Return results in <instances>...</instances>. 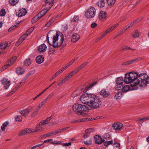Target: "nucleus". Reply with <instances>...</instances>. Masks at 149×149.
I'll return each instance as SVG.
<instances>
[{
	"label": "nucleus",
	"instance_id": "obj_1",
	"mask_svg": "<svg viewBox=\"0 0 149 149\" xmlns=\"http://www.w3.org/2000/svg\"><path fill=\"white\" fill-rule=\"evenodd\" d=\"M138 77V74L135 72L127 73L125 74L124 81L126 84H130L131 90H137L138 88L137 85L139 83Z\"/></svg>",
	"mask_w": 149,
	"mask_h": 149
},
{
	"label": "nucleus",
	"instance_id": "obj_2",
	"mask_svg": "<svg viewBox=\"0 0 149 149\" xmlns=\"http://www.w3.org/2000/svg\"><path fill=\"white\" fill-rule=\"evenodd\" d=\"M54 32L53 31H49L47 34V38L48 43L49 45L53 46L54 48L58 47L62 45L64 40L63 36L62 33H59L60 36L59 37V35L57 33H56V35L53 36V41L52 43H50L49 41V37H52Z\"/></svg>",
	"mask_w": 149,
	"mask_h": 149
},
{
	"label": "nucleus",
	"instance_id": "obj_3",
	"mask_svg": "<svg viewBox=\"0 0 149 149\" xmlns=\"http://www.w3.org/2000/svg\"><path fill=\"white\" fill-rule=\"evenodd\" d=\"M102 103L100 99L95 95L92 94L88 106L93 109H97L100 107Z\"/></svg>",
	"mask_w": 149,
	"mask_h": 149
},
{
	"label": "nucleus",
	"instance_id": "obj_4",
	"mask_svg": "<svg viewBox=\"0 0 149 149\" xmlns=\"http://www.w3.org/2000/svg\"><path fill=\"white\" fill-rule=\"evenodd\" d=\"M73 110L77 114L84 116L86 112L88 110V108L84 105L77 104L72 106Z\"/></svg>",
	"mask_w": 149,
	"mask_h": 149
},
{
	"label": "nucleus",
	"instance_id": "obj_5",
	"mask_svg": "<svg viewBox=\"0 0 149 149\" xmlns=\"http://www.w3.org/2000/svg\"><path fill=\"white\" fill-rule=\"evenodd\" d=\"M92 94V93H86L82 95L80 98L81 101L82 103L88 105V104L90 101Z\"/></svg>",
	"mask_w": 149,
	"mask_h": 149
},
{
	"label": "nucleus",
	"instance_id": "obj_6",
	"mask_svg": "<svg viewBox=\"0 0 149 149\" xmlns=\"http://www.w3.org/2000/svg\"><path fill=\"white\" fill-rule=\"evenodd\" d=\"M147 76L146 74L144 73H141L139 75H138V77L141 80L140 81L139 80V83L138 84L140 86L143 87V86L145 85L144 84L145 82L147 77Z\"/></svg>",
	"mask_w": 149,
	"mask_h": 149
},
{
	"label": "nucleus",
	"instance_id": "obj_7",
	"mask_svg": "<svg viewBox=\"0 0 149 149\" xmlns=\"http://www.w3.org/2000/svg\"><path fill=\"white\" fill-rule=\"evenodd\" d=\"M95 10L94 8L91 7L89 8L85 13V15L88 18L93 17L95 15Z\"/></svg>",
	"mask_w": 149,
	"mask_h": 149
},
{
	"label": "nucleus",
	"instance_id": "obj_8",
	"mask_svg": "<svg viewBox=\"0 0 149 149\" xmlns=\"http://www.w3.org/2000/svg\"><path fill=\"white\" fill-rule=\"evenodd\" d=\"M33 107L31 106H29L26 109L20 110L19 113L23 116L26 117L33 109Z\"/></svg>",
	"mask_w": 149,
	"mask_h": 149
},
{
	"label": "nucleus",
	"instance_id": "obj_9",
	"mask_svg": "<svg viewBox=\"0 0 149 149\" xmlns=\"http://www.w3.org/2000/svg\"><path fill=\"white\" fill-rule=\"evenodd\" d=\"M28 36V35L26 34H24L22 35L20 38L18 40L17 42L16 43L15 45L17 46H19L21 44L23 41H24Z\"/></svg>",
	"mask_w": 149,
	"mask_h": 149
},
{
	"label": "nucleus",
	"instance_id": "obj_10",
	"mask_svg": "<svg viewBox=\"0 0 149 149\" xmlns=\"http://www.w3.org/2000/svg\"><path fill=\"white\" fill-rule=\"evenodd\" d=\"M2 84L5 86H4L5 89H7L10 85V81H8V79L6 78H3L1 80Z\"/></svg>",
	"mask_w": 149,
	"mask_h": 149
},
{
	"label": "nucleus",
	"instance_id": "obj_11",
	"mask_svg": "<svg viewBox=\"0 0 149 149\" xmlns=\"http://www.w3.org/2000/svg\"><path fill=\"white\" fill-rule=\"evenodd\" d=\"M143 58L141 57H139L138 58H136V59H133L132 60H130L128 61L123 63L122 65H128L129 64H131L134 62H138V61H140Z\"/></svg>",
	"mask_w": 149,
	"mask_h": 149
},
{
	"label": "nucleus",
	"instance_id": "obj_12",
	"mask_svg": "<svg viewBox=\"0 0 149 149\" xmlns=\"http://www.w3.org/2000/svg\"><path fill=\"white\" fill-rule=\"evenodd\" d=\"M94 138L95 139V143L98 144H101L104 141V139H102L100 136L98 135L95 136Z\"/></svg>",
	"mask_w": 149,
	"mask_h": 149
},
{
	"label": "nucleus",
	"instance_id": "obj_13",
	"mask_svg": "<svg viewBox=\"0 0 149 149\" xmlns=\"http://www.w3.org/2000/svg\"><path fill=\"white\" fill-rule=\"evenodd\" d=\"M73 76L72 74L70 72L68 75L65 78L61 80L58 84L59 86H61L63 84L65 83L66 81L68 80L70 78Z\"/></svg>",
	"mask_w": 149,
	"mask_h": 149
},
{
	"label": "nucleus",
	"instance_id": "obj_14",
	"mask_svg": "<svg viewBox=\"0 0 149 149\" xmlns=\"http://www.w3.org/2000/svg\"><path fill=\"white\" fill-rule=\"evenodd\" d=\"M112 127L116 130H120L123 126V124L121 123H115L113 124Z\"/></svg>",
	"mask_w": 149,
	"mask_h": 149
},
{
	"label": "nucleus",
	"instance_id": "obj_15",
	"mask_svg": "<svg viewBox=\"0 0 149 149\" xmlns=\"http://www.w3.org/2000/svg\"><path fill=\"white\" fill-rule=\"evenodd\" d=\"M87 64L88 63L87 62L84 63L83 64L81 65L79 67L74 71H72L71 72V73L73 75L76 73H77L80 70L84 68L87 65Z\"/></svg>",
	"mask_w": 149,
	"mask_h": 149
},
{
	"label": "nucleus",
	"instance_id": "obj_16",
	"mask_svg": "<svg viewBox=\"0 0 149 149\" xmlns=\"http://www.w3.org/2000/svg\"><path fill=\"white\" fill-rule=\"evenodd\" d=\"M107 13L104 11H101L99 13L98 17L100 19L103 20L106 18Z\"/></svg>",
	"mask_w": 149,
	"mask_h": 149
},
{
	"label": "nucleus",
	"instance_id": "obj_17",
	"mask_svg": "<svg viewBox=\"0 0 149 149\" xmlns=\"http://www.w3.org/2000/svg\"><path fill=\"white\" fill-rule=\"evenodd\" d=\"M78 58V57H77L76 58H74L69 63L67 64L63 68H61L60 70L61 71V72L64 70L65 68L69 67V66L73 63H74V62Z\"/></svg>",
	"mask_w": 149,
	"mask_h": 149
},
{
	"label": "nucleus",
	"instance_id": "obj_18",
	"mask_svg": "<svg viewBox=\"0 0 149 149\" xmlns=\"http://www.w3.org/2000/svg\"><path fill=\"white\" fill-rule=\"evenodd\" d=\"M27 11L25 9L22 8L19 10L18 13H17V15L18 17H22L25 15L26 14Z\"/></svg>",
	"mask_w": 149,
	"mask_h": 149
},
{
	"label": "nucleus",
	"instance_id": "obj_19",
	"mask_svg": "<svg viewBox=\"0 0 149 149\" xmlns=\"http://www.w3.org/2000/svg\"><path fill=\"white\" fill-rule=\"evenodd\" d=\"M83 90V89L81 88H79L77 90L74 92L72 95V97H74L80 95L82 93Z\"/></svg>",
	"mask_w": 149,
	"mask_h": 149
},
{
	"label": "nucleus",
	"instance_id": "obj_20",
	"mask_svg": "<svg viewBox=\"0 0 149 149\" xmlns=\"http://www.w3.org/2000/svg\"><path fill=\"white\" fill-rule=\"evenodd\" d=\"M148 120H149V116L139 118L137 119V121L138 123L141 124L142 125L144 121Z\"/></svg>",
	"mask_w": 149,
	"mask_h": 149
},
{
	"label": "nucleus",
	"instance_id": "obj_21",
	"mask_svg": "<svg viewBox=\"0 0 149 149\" xmlns=\"http://www.w3.org/2000/svg\"><path fill=\"white\" fill-rule=\"evenodd\" d=\"M54 0H45V2L46 6H48L49 9H50L54 4Z\"/></svg>",
	"mask_w": 149,
	"mask_h": 149
},
{
	"label": "nucleus",
	"instance_id": "obj_22",
	"mask_svg": "<svg viewBox=\"0 0 149 149\" xmlns=\"http://www.w3.org/2000/svg\"><path fill=\"white\" fill-rule=\"evenodd\" d=\"M80 38V36L77 33L74 34L72 36L71 41L75 42L77 41Z\"/></svg>",
	"mask_w": 149,
	"mask_h": 149
},
{
	"label": "nucleus",
	"instance_id": "obj_23",
	"mask_svg": "<svg viewBox=\"0 0 149 149\" xmlns=\"http://www.w3.org/2000/svg\"><path fill=\"white\" fill-rule=\"evenodd\" d=\"M99 93L100 95H102L104 97H107L110 95L109 92H107L104 89L102 90Z\"/></svg>",
	"mask_w": 149,
	"mask_h": 149
},
{
	"label": "nucleus",
	"instance_id": "obj_24",
	"mask_svg": "<svg viewBox=\"0 0 149 149\" xmlns=\"http://www.w3.org/2000/svg\"><path fill=\"white\" fill-rule=\"evenodd\" d=\"M42 106H41L40 103L39 104L38 107H37L36 109H35L33 112L32 113L31 115V116L32 117H34L35 116L38 114V113L39 111L40 108Z\"/></svg>",
	"mask_w": 149,
	"mask_h": 149
},
{
	"label": "nucleus",
	"instance_id": "obj_25",
	"mask_svg": "<svg viewBox=\"0 0 149 149\" xmlns=\"http://www.w3.org/2000/svg\"><path fill=\"white\" fill-rule=\"evenodd\" d=\"M44 61V58L41 56H38L36 58V62L39 64L42 63Z\"/></svg>",
	"mask_w": 149,
	"mask_h": 149
},
{
	"label": "nucleus",
	"instance_id": "obj_26",
	"mask_svg": "<svg viewBox=\"0 0 149 149\" xmlns=\"http://www.w3.org/2000/svg\"><path fill=\"white\" fill-rule=\"evenodd\" d=\"M47 46L44 44H42L39 47V50L41 52H44L46 50Z\"/></svg>",
	"mask_w": 149,
	"mask_h": 149
},
{
	"label": "nucleus",
	"instance_id": "obj_27",
	"mask_svg": "<svg viewBox=\"0 0 149 149\" xmlns=\"http://www.w3.org/2000/svg\"><path fill=\"white\" fill-rule=\"evenodd\" d=\"M16 72L18 75H21L24 73V70L22 68L19 67L17 68Z\"/></svg>",
	"mask_w": 149,
	"mask_h": 149
},
{
	"label": "nucleus",
	"instance_id": "obj_28",
	"mask_svg": "<svg viewBox=\"0 0 149 149\" xmlns=\"http://www.w3.org/2000/svg\"><path fill=\"white\" fill-rule=\"evenodd\" d=\"M90 120V118H84L78 120H72L71 121L72 123H77L85 121H88Z\"/></svg>",
	"mask_w": 149,
	"mask_h": 149
},
{
	"label": "nucleus",
	"instance_id": "obj_29",
	"mask_svg": "<svg viewBox=\"0 0 149 149\" xmlns=\"http://www.w3.org/2000/svg\"><path fill=\"white\" fill-rule=\"evenodd\" d=\"M47 11L45 10H43L41 11L36 16L39 19H40L42 17L44 16L46 13Z\"/></svg>",
	"mask_w": 149,
	"mask_h": 149
},
{
	"label": "nucleus",
	"instance_id": "obj_30",
	"mask_svg": "<svg viewBox=\"0 0 149 149\" xmlns=\"http://www.w3.org/2000/svg\"><path fill=\"white\" fill-rule=\"evenodd\" d=\"M8 46V44L7 42H5L2 43L0 45V48L1 49H5L6 47H9Z\"/></svg>",
	"mask_w": 149,
	"mask_h": 149
},
{
	"label": "nucleus",
	"instance_id": "obj_31",
	"mask_svg": "<svg viewBox=\"0 0 149 149\" xmlns=\"http://www.w3.org/2000/svg\"><path fill=\"white\" fill-rule=\"evenodd\" d=\"M132 87L130 88L128 85H126L123 87L122 91L123 92H125L129 90H131Z\"/></svg>",
	"mask_w": 149,
	"mask_h": 149
},
{
	"label": "nucleus",
	"instance_id": "obj_32",
	"mask_svg": "<svg viewBox=\"0 0 149 149\" xmlns=\"http://www.w3.org/2000/svg\"><path fill=\"white\" fill-rule=\"evenodd\" d=\"M122 93L121 92H117L114 96V98L117 100L120 99L122 97Z\"/></svg>",
	"mask_w": 149,
	"mask_h": 149
},
{
	"label": "nucleus",
	"instance_id": "obj_33",
	"mask_svg": "<svg viewBox=\"0 0 149 149\" xmlns=\"http://www.w3.org/2000/svg\"><path fill=\"white\" fill-rule=\"evenodd\" d=\"M97 84V81H95L92 83L86 86L87 90L89 89L92 88L93 86H95Z\"/></svg>",
	"mask_w": 149,
	"mask_h": 149
},
{
	"label": "nucleus",
	"instance_id": "obj_34",
	"mask_svg": "<svg viewBox=\"0 0 149 149\" xmlns=\"http://www.w3.org/2000/svg\"><path fill=\"white\" fill-rule=\"evenodd\" d=\"M123 79L122 77H119L116 80V84H122L123 83Z\"/></svg>",
	"mask_w": 149,
	"mask_h": 149
},
{
	"label": "nucleus",
	"instance_id": "obj_35",
	"mask_svg": "<svg viewBox=\"0 0 149 149\" xmlns=\"http://www.w3.org/2000/svg\"><path fill=\"white\" fill-rule=\"evenodd\" d=\"M19 24V23H16L15 24L12 25L8 31V32H10L13 29H14L15 28H16L18 26V25Z\"/></svg>",
	"mask_w": 149,
	"mask_h": 149
},
{
	"label": "nucleus",
	"instance_id": "obj_36",
	"mask_svg": "<svg viewBox=\"0 0 149 149\" xmlns=\"http://www.w3.org/2000/svg\"><path fill=\"white\" fill-rule=\"evenodd\" d=\"M31 63V61L30 58L26 60L24 62V64L26 66H29Z\"/></svg>",
	"mask_w": 149,
	"mask_h": 149
},
{
	"label": "nucleus",
	"instance_id": "obj_37",
	"mask_svg": "<svg viewBox=\"0 0 149 149\" xmlns=\"http://www.w3.org/2000/svg\"><path fill=\"white\" fill-rule=\"evenodd\" d=\"M123 84H116V85L115 86V89L117 90H119L122 89Z\"/></svg>",
	"mask_w": 149,
	"mask_h": 149
},
{
	"label": "nucleus",
	"instance_id": "obj_38",
	"mask_svg": "<svg viewBox=\"0 0 149 149\" xmlns=\"http://www.w3.org/2000/svg\"><path fill=\"white\" fill-rule=\"evenodd\" d=\"M139 21V19H137V20H135L133 22H132L131 23H130V24L128 26L127 28H130L132 27L133 26H134V24L138 23Z\"/></svg>",
	"mask_w": 149,
	"mask_h": 149
},
{
	"label": "nucleus",
	"instance_id": "obj_39",
	"mask_svg": "<svg viewBox=\"0 0 149 149\" xmlns=\"http://www.w3.org/2000/svg\"><path fill=\"white\" fill-rule=\"evenodd\" d=\"M15 119L16 121L20 122L22 120V118L21 116L17 115L15 116Z\"/></svg>",
	"mask_w": 149,
	"mask_h": 149
},
{
	"label": "nucleus",
	"instance_id": "obj_40",
	"mask_svg": "<svg viewBox=\"0 0 149 149\" xmlns=\"http://www.w3.org/2000/svg\"><path fill=\"white\" fill-rule=\"evenodd\" d=\"M16 59L17 57L16 56H13L11 58L9 61L10 63V65L13 64L16 61Z\"/></svg>",
	"mask_w": 149,
	"mask_h": 149
},
{
	"label": "nucleus",
	"instance_id": "obj_41",
	"mask_svg": "<svg viewBox=\"0 0 149 149\" xmlns=\"http://www.w3.org/2000/svg\"><path fill=\"white\" fill-rule=\"evenodd\" d=\"M98 5L100 7H104L105 5V2L104 0H101L98 3Z\"/></svg>",
	"mask_w": 149,
	"mask_h": 149
},
{
	"label": "nucleus",
	"instance_id": "obj_42",
	"mask_svg": "<svg viewBox=\"0 0 149 149\" xmlns=\"http://www.w3.org/2000/svg\"><path fill=\"white\" fill-rule=\"evenodd\" d=\"M18 1L19 0H9V2L10 4L13 6L17 4Z\"/></svg>",
	"mask_w": 149,
	"mask_h": 149
},
{
	"label": "nucleus",
	"instance_id": "obj_43",
	"mask_svg": "<svg viewBox=\"0 0 149 149\" xmlns=\"http://www.w3.org/2000/svg\"><path fill=\"white\" fill-rule=\"evenodd\" d=\"M107 34V33H106V31H105L103 34L102 35V36L98 38L95 41L96 42H97L98 41H100L102 38H103L105 35Z\"/></svg>",
	"mask_w": 149,
	"mask_h": 149
},
{
	"label": "nucleus",
	"instance_id": "obj_44",
	"mask_svg": "<svg viewBox=\"0 0 149 149\" xmlns=\"http://www.w3.org/2000/svg\"><path fill=\"white\" fill-rule=\"evenodd\" d=\"M27 134H29L31 133H34V130L32 129L26 128L25 129Z\"/></svg>",
	"mask_w": 149,
	"mask_h": 149
},
{
	"label": "nucleus",
	"instance_id": "obj_45",
	"mask_svg": "<svg viewBox=\"0 0 149 149\" xmlns=\"http://www.w3.org/2000/svg\"><path fill=\"white\" fill-rule=\"evenodd\" d=\"M20 87V84H18L16 87L13 89L12 91L9 93L10 95L12 94L13 93H14Z\"/></svg>",
	"mask_w": 149,
	"mask_h": 149
},
{
	"label": "nucleus",
	"instance_id": "obj_46",
	"mask_svg": "<svg viewBox=\"0 0 149 149\" xmlns=\"http://www.w3.org/2000/svg\"><path fill=\"white\" fill-rule=\"evenodd\" d=\"M139 33L137 30H136L133 34V37L135 38L139 37Z\"/></svg>",
	"mask_w": 149,
	"mask_h": 149
},
{
	"label": "nucleus",
	"instance_id": "obj_47",
	"mask_svg": "<svg viewBox=\"0 0 149 149\" xmlns=\"http://www.w3.org/2000/svg\"><path fill=\"white\" fill-rule=\"evenodd\" d=\"M27 134L25 130V129L21 130L19 132L18 135L19 136H22L24 135Z\"/></svg>",
	"mask_w": 149,
	"mask_h": 149
},
{
	"label": "nucleus",
	"instance_id": "obj_48",
	"mask_svg": "<svg viewBox=\"0 0 149 149\" xmlns=\"http://www.w3.org/2000/svg\"><path fill=\"white\" fill-rule=\"evenodd\" d=\"M8 124V123L7 122H5L3 124L2 126L1 127V130L3 131H4L5 129V127H6Z\"/></svg>",
	"mask_w": 149,
	"mask_h": 149
},
{
	"label": "nucleus",
	"instance_id": "obj_49",
	"mask_svg": "<svg viewBox=\"0 0 149 149\" xmlns=\"http://www.w3.org/2000/svg\"><path fill=\"white\" fill-rule=\"evenodd\" d=\"M107 1L108 5H112L114 4L116 0H107Z\"/></svg>",
	"mask_w": 149,
	"mask_h": 149
},
{
	"label": "nucleus",
	"instance_id": "obj_50",
	"mask_svg": "<svg viewBox=\"0 0 149 149\" xmlns=\"http://www.w3.org/2000/svg\"><path fill=\"white\" fill-rule=\"evenodd\" d=\"M84 144L87 145H90L92 143V141L91 139H89L88 140L86 141H84Z\"/></svg>",
	"mask_w": 149,
	"mask_h": 149
},
{
	"label": "nucleus",
	"instance_id": "obj_51",
	"mask_svg": "<svg viewBox=\"0 0 149 149\" xmlns=\"http://www.w3.org/2000/svg\"><path fill=\"white\" fill-rule=\"evenodd\" d=\"M42 126H41L38 129H37L35 130H34V132H39L43 131L44 130V128L42 127Z\"/></svg>",
	"mask_w": 149,
	"mask_h": 149
},
{
	"label": "nucleus",
	"instance_id": "obj_52",
	"mask_svg": "<svg viewBox=\"0 0 149 149\" xmlns=\"http://www.w3.org/2000/svg\"><path fill=\"white\" fill-rule=\"evenodd\" d=\"M145 85L144 86H143V87H145L147 86V84H149V76H147V77L146 78V81L145 82Z\"/></svg>",
	"mask_w": 149,
	"mask_h": 149
},
{
	"label": "nucleus",
	"instance_id": "obj_53",
	"mask_svg": "<svg viewBox=\"0 0 149 149\" xmlns=\"http://www.w3.org/2000/svg\"><path fill=\"white\" fill-rule=\"evenodd\" d=\"M51 136V134L50 133V132L46 134H45L42 136H40V138H43L44 137H48Z\"/></svg>",
	"mask_w": 149,
	"mask_h": 149
},
{
	"label": "nucleus",
	"instance_id": "obj_54",
	"mask_svg": "<svg viewBox=\"0 0 149 149\" xmlns=\"http://www.w3.org/2000/svg\"><path fill=\"white\" fill-rule=\"evenodd\" d=\"M54 94V93H51L45 99L47 101L50 100Z\"/></svg>",
	"mask_w": 149,
	"mask_h": 149
},
{
	"label": "nucleus",
	"instance_id": "obj_55",
	"mask_svg": "<svg viewBox=\"0 0 149 149\" xmlns=\"http://www.w3.org/2000/svg\"><path fill=\"white\" fill-rule=\"evenodd\" d=\"M33 30V28H31L29 29L28 30L26 31V33L25 34H26L28 35V36L30 33H31Z\"/></svg>",
	"mask_w": 149,
	"mask_h": 149
},
{
	"label": "nucleus",
	"instance_id": "obj_56",
	"mask_svg": "<svg viewBox=\"0 0 149 149\" xmlns=\"http://www.w3.org/2000/svg\"><path fill=\"white\" fill-rule=\"evenodd\" d=\"M38 19H39L36 16L31 20V22L32 23H34L36 22Z\"/></svg>",
	"mask_w": 149,
	"mask_h": 149
},
{
	"label": "nucleus",
	"instance_id": "obj_57",
	"mask_svg": "<svg viewBox=\"0 0 149 149\" xmlns=\"http://www.w3.org/2000/svg\"><path fill=\"white\" fill-rule=\"evenodd\" d=\"M94 131V130L92 128L87 129L85 130V132L86 133H90Z\"/></svg>",
	"mask_w": 149,
	"mask_h": 149
},
{
	"label": "nucleus",
	"instance_id": "obj_58",
	"mask_svg": "<svg viewBox=\"0 0 149 149\" xmlns=\"http://www.w3.org/2000/svg\"><path fill=\"white\" fill-rule=\"evenodd\" d=\"M6 14L5 10L3 9H2L0 12V15L1 16H4Z\"/></svg>",
	"mask_w": 149,
	"mask_h": 149
},
{
	"label": "nucleus",
	"instance_id": "obj_59",
	"mask_svg": "<svg viewBox=\"0 0 149 149\" xmlns=\"http://www.w3.org/2000/svg\"><path fill=\"white\" fill-rule=\"evenodd\" d=\"M110 137V136L108 134H105L104 136V138L105 139L109 140Z\"/></svg>",
	"mask_w": 149,
	"mask_h": 149
},
{
	"label": "nucleus",
	"instance_id": "obj_60",
	"mask_svg": "<svg viewBox=\"0 0 149 149\" xmlns=\"http://www.w3.org/2000/svg\"><path fill=\"white\" fill-rule=\"evenodd\" d=\"M53 22V20L52 19L47 22V23L45 25V26L47 27L49 26Z\"/></svg>",
	"mask_w": 149,
	"mask_h": 149
},
{
	"label": "nucleus",
	"instance_id": "obj_61",
	"mask_svg": "<svg viewBox=\"0 0 149 149\" xmlns=\"http://www.w3.org/2000/svg\"><path fill=\"white\" fill-rule=\"evenodd\" d=\"M114 30L113 29V28L111 26V27L109 28L108 29V30L106 31V33H109V32H111L112 31Z\"/></svg>",
	"mask_w": 149,
	"mask_h": 149
},
{
	"label": "nucleus",
	"instance_id": "obj_62",
	"mask_svg": "<svg viewBox=\"0 0 149 149\" xmlns=\"http://www.w3.org/2000/svg\"><path fill=\"white\" fill-rule=\"evenodd\" d=\"M79 19V17L77 16H74L73 18V21L74 22H76L78 21Z\"/></svg>",
	"mask_w": 149,
	"mask_h": 149
},
{
	"label": "nucleus",
	"instance_id": "obj_63",
	"mask_svg": "<svg viewBox=\"0 0 149 149\" xmlns=\"http://www.w3.org/2000/svg\"><path fill=\"white\" fill-rule=\"evenodd\" d=\"M113 146L114 147L117 148H119L120 146V144L117 143H115L113 144Z\"/></svg>",
	"mask_w": 149,
	"mask_h": 149
},
{
	"label": "nucleus",
	"instance_id": "obj_64",
	"mask_svg": "<svg viewBox=\"0 0 149 149\" xmlns=\"http://www.w3.org/2000/svg\"><path fill=\"white\" fill-rule=\"evenodd\" d=\"M40 124L41 126H42L43 125L46 124L47 123L45 120H43L40 123Z\"/></svg>",
	"mask_w": 149,
	"mask_h": 149
}]
</instances>
